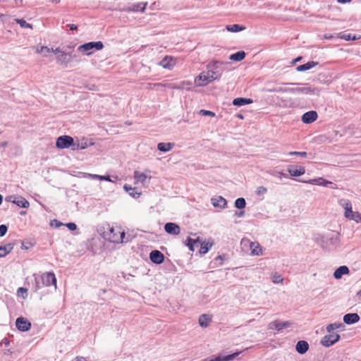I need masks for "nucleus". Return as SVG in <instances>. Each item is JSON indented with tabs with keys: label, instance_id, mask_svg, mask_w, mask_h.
<instances>
[{
	"label": "nucleus",
	"instance_id": "1",
	"mask_svg": "<svg viewBox=\"0 0 361 361\" xmlns=\"http://www.w3.org/2000/svg\"><path fill=\"white\" fill-rule=\"evenodd\" d=\"M226 63L215 61L207 65V71L202 72L195 82L197 86H204L215 80H219L225 70Z\"/></svg>",
	"mask_w": 361,
	"mask_h": 361
},
{
	"label": "nucleus",
	"instance_id": "2",
	"mask_svg": "<svg viewBox=\"0 0 361 361\" xmlns=\"http://www.w3.org/2000/svg\"><path fill=\"white\" fill-rule=\"evenodd\" d=\"M104 231L102 234L104 239L114 243H120L128 242V239L125 240L126 234L121 227H111L108 225L104 227Z\"/></svg>",
	"mask_w": 361,
	"mask_h": 361
},
{
	"label": "nucleus",
	"instance_id": "3",
	"mask_svg": "<svg viewBox=\"0 0 361 361\" xmlns=\"http://www.w3.org/2000/svg\"><path fill=\"white\" fill-rule=\"evenodd\" d=\"M276 91L281 92H288L294 94H306L315 96H319L320 94L319 88L309 85L308 84H305L302 87H297L293 88H279Z\"/></svg>",
	"mask_w": 361,
	"mask_h": 361
},
{
	"label": "nucleus",
	"instance_id": "4",
	"mask_svg": "<svg viewBox=\"0 0 361 361\" xmlns=\"http://www.w3.org/2000/svg\"><path fill=\"white\" fill-rule=\"evenodd\" d=\"M51 52H53L57 55L56 56L57 63H59L64 67H67L68 63H71V53L66 52V51L61 50L59 47H57L55 49L51 48Z\"/></svg>",
	"mask_w": 361,
	"mask_h": 361
},
{
	"label": "nucleus",
	"instance_id": "5",
	"mask_svg": "<svg viewBox=\"0 0 361 361\" xmlns=\"http://www.w3.org/2000/svg\"><path fill=\"white\" fill-rule=\"evenodd\" d=\"M104 48V44L102 42H90L83 44L78 47V49L79 51L84 52L87 55H90L92 52V49L101 50Z\"/></svg>",
	"mask_w": 361,
	"mask_h": 361
},
{
	"label": "nucleus",
	"instance_id": "6",
	"mask_svg": "<svg viewBox=\"0 0 361 361\" xmlns=\"http://www.w3.org/2000/svg\"><path fill=\"white\" fill-rule=\"evenodd\" d=\"M56 146L59 149H66L71 146L74 147L75 144L73 137L68 135H62L57 138Z\"/></svg>",
	"mask_w": 361,
	"mask_h": 361
},
{
	"label": "nucleus",
	"instance_id": "7",
	"mask_svg": "<svg viewBox=\"0 0 361 361\" xmlns=\"http://www.w3.org/2000/svg\"><path fill=\"white\" fill-rule=\"evenodd\" d=\"M42 283L44 286H50L54 285L56 288V279L54 273L46 272L41 275Z\"/></svg>",
	"mask_w": 361,
	"mask_h": 361
},
{
	"label": "nucleus",
	"instance_id": "8",
	"mask_svg": "<svg viewBox=\"0 0 361 361\" xmlns=\"http://www.w3.org/2000/svg\"><path fill=\"white\" fill-rule=\"evenodd\" d=\"M340 339L338 334H331L324 336L321 340V344L325 347H330Z\"/></svg>",
	"mask_w": 361,
	"mask_h": 361
},
{
	"label": "nucleus",
	"instance_id": "9",
	"mask_svg": "<svg viewBox=\"0 0 361 361\" xmlns=\"http://www.w3.org/2000/svg\"><path fill=\"white\" fill-rule=\"evenodd\" d=\"M16 326L19 331H27L30 329L31 324L27 319L18 317L16 321Z\"/></svg>",
	"mask_w": 361,
	"mask_h": 361
},
{
	"label": "nucleus",
	"instance_id": "10",
	"mask_svg": "<svg viewBox=\"0 0 361 361\" xmlns=\"http://www.w3.org/2000/svg\"><path fill=\"white\" fill-rule=\"evenodd\" d=\"M149 259L153 263L160 264L164 260V255L159 250H155L149 253Z\"/></svg>",
	"mask_w": 361,
	"mask_h": 361
},
{
	"label": "nucleus",
	"instance_id": "11",
	"mask_svg": "<svg viewBox=\"0 0 361 361\" xmlns=\"http://www.w3.org/2000/svg\"><path fill=\"white\" fill-rule=\"evenodd\" d=\"M327 245H336L339 242V234L338 233H331L327 234L323 240Z\"/></svg>",
	"mask_w": 361,
	"mask_h": 361
},
{
	"label": "nucleus",
	"instance_id": "12",
	"mask_svg": "<svg viewBox=\"0 0 361 361\" xmlns=\"http://www.w3.org/2000/svg\"><path fill=\"white\" fill-rule=\"evenodd\" d=\"M165 231L171 235H178L180 232V226L175 224L169 222L164 225Z\"/></svg>",
	"mask_w": 361,
	"mask_h": 361
},
{
	"label": "nucleus",
	"instance_id": "13",
	"mask_svg": "<svg viewBox=\"0 0 361 361\" xmlns=\"http://www.w3.org/2000/svg\"><path fill=\"white\" fill-rule=\"evenodd\" d=\"M290 326V323L288 322H281L280 321L276 320L270 322L268 325V328L269 329H276L278 331H281L283 329L289 327Z\"/></svg>",
	"mask_w": 361,
	"mask_h": 361
},
{
	"label": "nucleus",
	"instance_id": "14",
	"mask_svg": "<svg viewBox=\"0 0 361 361\" xmlns=\"http://www.w3.org/2000/svg\"><path fill=\"white\" fill-rule=\"evenodd\" d=\"M287 171L291 176H300L305 173V169L302 166H300L298 169L295 166L289 165L287 167Z\"/></svg>",
	"mask_w": 361,
	"mask_h": 361
},
{
	"label": "nucleus",
	"instance_id": "15",
	"mask_svg": "<svg viewBox=\"0 0 361 361\" xmlns=\"http://www.w3.org/2000/svg\"><path fill=\"white\" fill-rule=\"evenodd\" d=\"M317 118V113L315 111H310L305 113L302 116V121L304 123H311Z\"/></svg>",
	"mask_w": 361,
	"mask_h": 361
},
{
	"label": "nucleus",
	"instance_id": "16",
	"mask_svg": "<svg viewBox=\"0 0 361 361\" xmlns=\"http://www.w3.org/2000/svg\"><path fill=\"white\" fill-rule=\"evenodd\" d=\"M344 216L350 219L353 220L357 223L361 222V214L359 212H353L351 209H348L347 211H345Z\"/></svg>",
	"mask_w": 361,
	"mask_h": 361
},
{
	"label": "nucleus",
	"instance_id": "17",
	"mask_svg": "<svg viewBox=\"0 0 361 361\" xmlns=\"http://www.w3.org/2000/svg\"><path fill=\"white\" fill-rule=\"evenodd\" d=\"M212 204L214 207L225 208L227 204V201L221 196H216L212 198Z\"/></svg>",
	"mask_w": 361,
	"mask_h": 361
},
{
	"label": "nucleus",
	"instance_id": "18",
	"mask_svg": "<svg viewBox=\"0 0 361 361\" xmlns=\"http://www.w3.org/2000/svg\"><path fill=\"white\" fill-rule=\"evenodd\" d=\"M359 320L360 316L357 313H348L343 317V322L346 324H353Z\"/></svg>",
	"mask_w": 361,
	"mask_h": 361
},
{
	"label": "nucleus",
	"instance_id": "19",
	"mask_svg": "<svg viewBox=\"0 0 361 361\" xmlns=\"http://www.w3.org/2000/svg\"><path fill=\"white\" fill-rule=\"evenodd\" d=\"M159 66L166 69H172L175 63L172 57L165 56L160 62Z\"/></svg>",
	"mask_w": 361,
	"mask_h": 361
},
{
	"label": "nucleus",
	"instance_id": "20",
	"mask_svg": "<svg viewBox=\"0 0 361 361\" xmlns=\"http://www.w3.org/2000/svg\"><path fill=\"white\" fill-rule=\"evenodd\" d=\"M240 353V352H236L235 353L228 355H219L214 358H212V361H231L233 359H235Z\"/></svg>",
	"mask_w": 361,
	"mask_h": 361
},
{
	"label": "nucleus",
	"instance_id": "21",
	"mask_svg": "<svg viewBox=\"0 0 361 361\" xmlns=\"http://www.w3.org/2000/svg\"><path fill=\"white\" fill-rule=\"evenodd\" d=\"M296 350L300 354L305 353L309 349V344L305 341H299L295 346Z\"/></svg>",
	"mask_w": 361,
	"mask_h": 361
},
{
	"label": "nucleus",
	"instance_id": "22",
	"mask_svg": "<svg viewBox=\"0 0 361 361\" xmlns=\"http://www.w3.org/2000/svg\"><path fill=\"white\" fill-rule=\"evenodd\" d=\"M349 273V269L347 266H341L336 269L334 273V276L336 279H341V277Z\"/></svg>",
	"mask_w": 361,
	"mask_h": 361
},
{
	"label": "nucleus",
	"instance_id": "23",
	"mask_svg": "<svg viewBox=\"0 0 361 361\" xmlns=\"http://www.w3.org/2000/svg\"><path fill=\"white\" fill-rule=\"evenodd\" d=\"M305 182L310 183V184H312V185H323L325 187H327L329 185L332 184V182L326 180L324 179L323 178L311 179L308 181H305Z\"/></svg>",
	"mask_w": 361,
	"mask_h": 361
},
{
	"label": "nucleus",
	"instance_id": "24",
	"mask_svg": "<svg viewBox=\"0 0 361 361\" xmlns=\"http://www.w3.org/2000/svg\"><path fill=\"white\" fill-rule=\"evenodd\" d=\"M317 64H318V62H316V61H308L307 63H306L305 64L298 66L296 68V70H297V71H299V72L305 71L310 70V69L315 67Z\"/></svg>",
	"mask_w": 361,
	"mask_h": 361
},
{
	"label": "nucleus",
	"instance_id": "25",
	"mask_svg": "<svg viewBox=\"0 0 361 361\" xmlns=\"http://www.w3.org/2000/svg\"><path fill=\"white\" fill-rule=\"evenodd\" d=\"M13 203L21 208H28L30 206L29 202L22 197H16V198H14Z\"/></svg>",
	"mask_w": 361,
	"mask_h": 361
},
{
	"label": "nucleus",
	"instance_id": "26",
	"mask_svg": "<svg viewBox=\"0 0 361 361\" xmlns=\"http://www.w3.org/2000/svg\"><path fill=\"white\" fill-rule=\"evenodd\" d=\"M252 103V100L251 99L238 97L233 100V104L234 106H241L247 104H250Z\"/></svg>",
	"mask_w": 361,
	"mask_h": 361
},
{
	"label": "nucleus",
	"instance_id": "27",
	"mask_svg": "<svg viewBox=\"0 0 361 361\" xmlns=\"http://www.w3.org/2000/svg\"><path fill=\"white\" fill-rule=\"evenodd\" d=\"M200 243V240L199 237H197V238H188L186 245L190 251H194L195 246H199Z\"/></svg>",
	"mask_w": 361,
	"mask_h": 361
},
{
	"label": "nucleus",
	"instance_id": "28",
	"mask_svg": "<svg viewBox=\"0 0 361 361\" xmlns=\"http://www.w3.org/2000/svg\"><path fill=\"white\" fill-rule=\"evenodd\" d=\"M174 147V143L171 142H160L157 145V149L163 152H169Z\"/></svg>",
	"mask_w": 361,
	"mask_h": 361
},
{
	"label": "nucleus",
	"instance_id": "29",
	"mask_svg": "<svg viewBox=\"0 0 361 361\" xmlns=\"http://www.w3.org/2000/svg\"><path fill=\"white\" fill-rule=\"evenodd\" d=\"M337 37L343 39L346 41L349 40H357L360 39V36L352 35L350 33L340 32L337 35Z\"/></svg>",
	"mask_w": 361,
	"mask_h": 361
},
{
	"label": "nucleus",
	"instance_id": "30",
	"mask_svg": "<svg viewBox=\"0 0 361 361\" xmlns=\"http://www.w3.org/2000/svg\"><path fill=\"white\" fill-rule=\"evenodd\" d=\"M226 28L228 32H237L245 30V26L240 25L238 24L228 25Z\"/></svg>",
	"mask_w": 361,
	"mask_h": 361
},
{
	"label": "nucleus",
	"instance_id": "31",
	"mask_svg": "<svg viewBox=\"0 0 361 361\" xmlns=\"http://www.w3.org/2000/svg\"><path fill=\"white\" fill-rule=\"evenodd\" d=\"M211 322V318L207 314H202L199 318V324L202 327H207Z\"/></svg>",
	"mask_w": 361,
	"mask_h": 361
},
{
	"label": "nucleus",
	"instance_id": "32",
	"mask_svg": "<svg viewBox=\"0 0 361 361\" xmlns=\"http://www.w3.org/2000/svg\"><path fill=\"white\" fill-rule=\"evenodd\" d=\"M245 57V53L243 51H238L235 54H231L229 59L235 61H240Z\"/></svg>",
	"mask_w": 361,
	"mask_h": 361
},
{
	"label": "nucleus",
	"instance_id": "33",
	"mask_svg": "<svg viewBox=\"0 0 361 361\" xmlns=\"http://www.w3.org/2000/svg\"><path fill=\"white\" fill-rule=\"evenodd\" d=\"M134 178L136 182H140L142 184H145V182L147 180V176L144 173H140L137 171H135L134 172Z\"/></svg>",
	"mask_w": 361,
	"mask_h": 361
},
{
	"label": "nucleus",
	"instance_id": "34",
	"mask_svg": "<svg viewBox=\"0 0 361 361\" xmlns=\"http://www.w3.org/2000/svg\"><path fill=\"white\" fill-rule=\"evenodd\" d=\"M200 252L201 254H206L212 246V243H209L208 242L206 243V242L200 241Z\"/></svg>",
	"mask_w": 361,
	"mask_h": 361
},
{
	"label": "nucleus",
	"instance_id": "35",
	"mask_svg": "<svg viewBox=\"0 0 361 361\" xmlns=\"http://www.w3.org/2000/svg\"><path fill=\"white\" fill-rule=\"evenodd\" d=\"M124 190L126 191V192H128L130 195H131L132 197H135V198H137L140 196L141 193L140 192H134L135 190V188H133L130 185H125L124 187H123Z\"/></svg>",
	"mask_w": 361,
	"mask_h": 361
},
{
	"label": "nucleus",
	"instance_id": "36",
	"mask_svg": "<svg viewBox=\"0 0 361 361\" xmlns=\"http://www.w3.org/2000/svg\"><path fill=\"white\" fill-rule=\"evenodd\" d=\"M271 281L274 283H282L283 281V278L282 276L277 273V272H273L271 274Z\"/></svg>",
	"mask_w": 361,
	"mask_h": 361
},
{
	"label": "nucleus",
	"instance_id": "37",
	"mask_svg": "<svg viewBox=\"0 0 361 361\" xmlns=\"http://www.w3.org/2000/svg\"><path fill=\"white\" fill-rule=\"evenodd\" d=\"M338 204L340 206H341L345 209V211H347L348 209L352 208L351 202L348 200H346V199L339 200Z\"/></svg>",
	"mask_w": 361,
	"mask_h": 361
},
{
	"label": "nucleus",
	"instance_id": "38",
	"mask_svg": "<svg viewBox=\"0 0 361 361\" xmlns=\"http://www.w3.org/2000/svg\"><path fill=\"white\" fill-rule=\"evenodd\" d=\"M246 202L243 197H239L235 201V207L238 209H243L245 207Z\"/></svg>",
	"mask_w": 361,
	"mask_h": 361
},
{
	"label": "nucleus",
	"instance_id": "39",
	"mask_svg": "<svg viewBox=\"0 0 361 361\" xmlns=\"http://www.w3.org/2000/svg\"><path fill=\"white\" fill-rule=\"evenodd\" d=\"M34 276H35V291H37L38 290H39L40 288H42L44 285H42V280H41V276H37L36 274H34Z\"/></svg>",
	"mask_w": 361,
	"mask_h": 361
},
{
	"label": "nucleus",
	"instance_id": "40",
	"mask_svg": "<svg viewBox=\"0 0 361 361\" xmlns=\"http://www.w3.org/2000/svg\"><path fill=\"white\" fill-rule=\"evenodd\" d=\"M250 248L252 250V254L254 255H259L261 254V248L258 245H255V243H252L250 244Z\"/></svg>",
	"mask_w": 361,
	"mask_h": 361
},
{
	"label": "nucleus",
	"instance_id": "41",
	"mask_svg": "<svg viewBox=\"0 0 361 361\" xmlns=\"http://www.w3.org/2000/svg\"><path fill=\"white\" fill-rule=\"evenodd\" d=\"M16 21L17 22V23L20 25L21 27L32 29V25L27 23L23 19H16Z\"/></svg>",
	"mask_w": 361,
	"mask_h": 361
},
{
	"label": "nucleus",
	"instance_id": "42",
	"mask_svg": "<svg viewBox=\"0 0 361 361\" xmlns=\"http://www.w3.org/2000/svg\"><path fill=\"white\" fill-rule=\"evenodd\" d=\"M147 5V3H140L137 5H134L133 10L134 11H141L142 12H144Z\"/></svg>",
	"mask_w": 361,
	"mask_h": 361
},
{
	"label": "nucleus",
	"instance_id": "43",
	"mask_svg": "<svg viewBox=\"0 0 361 361\" xmlns=\"http://www.w3.org/2000/svg\"><path fill=\"white\" fill-rule=\"evenodd\" d=\"M343 326V324L341 323H338V324H336V323H334V324H330L327 326L326 327V331L328 332H331L332 331L335 330V329H337L340 327Z\"/></svg>",
	"mask_w": 361,
	"mask_h": 361
},
{
	"label": "nucleus",
	"instance_id": "44",
	"mask_svg": "<svg viewBox=\"0 0 361 361\" xmlns=\"http://www.w3.org/2000/svg\"><path fill=\"white\" fill-rule=\"evenodd\" d=\"M17 294L23 298H26L27 297V290L25 288L20 287L18 289Z\"/></svg>",
	"mask_w": 361,
	"mask_h": 361
},
{
	"label": "nucleus",
	"instance_id": "45",
	"mask_svg": "<svg viewBox=\"0 0 361 361\" xmlns=\"http://www.w3.org/2000/svg\"><path fill=\"white\" fill-rule=\"evenodd\" d=\"M267 192V189L264 186H259L257 188L256 194L257 195H263Z\"/></svg>",
	"mask_w": 361,
	"mask_h": 361
},
{
	"label": "nucleus",
	"instance_id": "46",
	"mask_svg": "<svg viewBox=\"0 0 361 361\" xmlns=\"http://www.w3.org/2000/svg\"><path fill=\"white\" fill-rule=\"evenodd\" d=\"M199 114L202 116H209L212 117L215 116V114L214 112L204 109L200 110Z\"/></svg>",
	"mask_w": 361,
	"mask_h": 361
},
{
	"label": "nucleus",
	"instance_id": "47",
	"mask_svg": "<svg viewBox=\"0 0 361 361\" xmlns=\"http://www.w3.org/2000/svg\"><path fill=\"white\" fill-rule=\"evenodd\" d=\"M289 155H298L301 157L305 158L307 156V152H289Z\"/></svg>",
	"mask_w": 361,
	"mask_h": 361
},
{
	"label": "nucleus",
	"instance_id": "48",
	"mask_svg": "<svg viewBox=\"0 0 361 361\" xmlns=\"http://www.w3.org/2000/svg\"><path fill=\"white\" fill-rule=\"evenodd\" d=\"M8 231L7 226L2 224L0 226V237H3L6 235Z\"/></svg>",
	"mask_w": 361,
	"mask_h": 361
},
{
	"label": "nucleus",
	"instance_id": "49",
	"mask_svg": "<svg viewBox=\"0 0 361 361\" xmlns=\"http://www.w3.org/2000/svg\"><path fill=\"white\" fill-rule=\"evenodd\" d=\"M70 53H71V63L75 62L76 63H79L81 61L80 59L78 57V55H76L75 54H73L71 52H70Z\"/></svg>",
	"mask_w": 361,
	"mask_h": 361
},
{
	"label": "nucleus",
	"instance_id": "50",
	"mask_svg": "<svg viewBox=\"0 0 361 361\" xmlns=\"http://www.w3.org/2000/svg\"><path fill=\"white\" fill-rule=\"evenodd\" d=\"M66 226L71 231H75L77 228V226L75 223H68Z\"/></svg>",
	"mask_w": 361,
	"mask_h": 361
},
{
	"label": "nucleus",
	"instance_id": "51",
	"mask_svg": "<svg viewBox=\"0 0 361 361\" xmlns=\"http://www.w3.org/2000/svg\"><path fill=\"white\" fill-rule=\"evenodd\" d=\"M44 51H47V53H50L51 52V49H49L47 47H42L40 49H37V51L38 53H43Z\"/></svg>",
	"mask_w": 361,
	"mask_h": 361
},
{
	"label": "nucleus",
	"instance_id": "52",
	"mask_svg": "<svg viewBox=\"0 0 361 361\" xmlns=\"http://www.w3.org/2000/svg\"><path fill=\"white\" fill-rule=\"evenodd\" d=\"M2 247H4L6 249V255L11 252V250L13 248V246L11 244H8L6 245L2 246Z\"/></svg>",
	"mask_w": 361,
	"mask_h": 361
},
{
	"label": "nucleus",
	"instance_id": "53",
	"mask_svg": "<svg viewBox=\"0 0 361 361\" xmlns=\"http://www.w3.org/2000/svg\"><path fill=\"white\" fill-rule=\"evenodd\" d=\"M87 147V143L85 142V143H81V145H80L79 143L77 145V147H75L74 146V147H73V149H78V148H80V149H85Z\"/></svg>",
	"mask_w": 361,
	"mask_h": 361
},
{
	"label": "nucleus",
	"instance_id": "54",
	"mask_svg": "<svg viewBox=\"0 0 361 361\" xmlns=\"http://www.w3.org/2000/svg\"><path fill=\"white\" fill-rule=\"evenodd\" d=\"M5 250L6 249L4 247L0 246V257H4L6 255V252Z\"/></svg>",
	"mask_w": 361,
	"mask_h": 361
},
{
	"label": "nucleus",
	"instance_id": "55",
	"mask_svg": "<svg viewBox=\"0 0 361 361\" xmlns=\"http://www.w3.org/2000/svg\"><path fill=\"white\" fill-rule=\"evenodd\" d=\"M99 180L112 181L109 176H100Z\"/></svg>",
	"mask_w": 361,
	"mask_h": 361
},
{
	"label": "nucleus",
	"instance_id": "56",
	"mask_svg": "<svg viewBox=\"0 0 361 361\" xmlns=\"http://www.w3.org/2000/svg\"><path fill=\"white\" fill-rule=\"evenodd\" d=\"M276 176L279 178H281L282 177H285V178H287L288 176L283 173V172H276Z\"/></svg>",
	"mask_w": 361,
	"mask_h": 361
},
{
	"label": "nucleus",
	"instance_id": "57",
	"mask_svg": "<svg viewBox=\"0 0 361 361\" xmlns=\"http://www.w3.org/2000/svg\"><path fill=\"white\" fill-rule=\"evenodd\" d=\"M14 198H16V196H8V197H6V201H8V202H13V200Z\"/></svg>",
	"mask_w": 361,
	"mask_h": 361
},
{
	"label": "nucleus",
	"instance_id": "58",
	"mask_svg": "<svg viewBox=\"0 0 361 361\" xmlns=\"http://www.w3.org/2000/svg\"><path fill=\"white\" fill-rule=\"evenodd\" d=\"M68 26L69 27L70 30H77V25H74V24H69L68 25Z\"/></svg>",
	"mask_w": 361,
	"mask_h": 361
},
{
	"label": "nucleus",
	"instance_id": "59",
	"mask_svg": "<svg viewBox=\"0 0 361 361\" xmlns=\"http://www.w3.org/2000/svg\"><path fill=\"white\" fill-rule=\"evenodd\" d=\"M334 37V36L333 35H328V34L324 35V38L327 39H331Z\"/></svg>",
	"mask_w": 361,
	"mask_h": 361
},
{
	"label": "nucleus",
	"instance_id": "60",
	"mask_svg": "<svg viewBox=\"0 0 361 361\" xmlns=\"http://www.w3.org/2000/svg\"><path fill=\"white\" fill-rule=\"evenodd\" d=\"M235 215L240 217L244 215V212L243 211L236 212Z\"/></svg>",
	"mask_w": 361,
	"mask_h": 361
},
{
	"label": "nucleus",
	"instance_id": "61",
	"mask_svg": "<svg viewBox=\"0 0 361 361\" xmlns=\"http://www.w3.org/2000/svg\"><path fill=\"white\" fill-rule=\"evenodd\" d=\"M92 176H93V174L88 173H84V177H85V178H92Z\"/></svg>",
	"mask_w": 361,
	"mask_h": 361
},
{
	"label": "nucleus",
	"instance_id": "62",
	"mask_svg": "<svg viewBox=\"0 0 361 361\" xmlns=\"http://www.w3.org/2000/svg\"><path fill=\"white\" fill-rule=\"evenodd\" d=\"M73 361H86L85 358L81 357H77L75 360Z\"/></svg>",
	"mask_w": 361,
	"mask_h": 361
},
{
	"label": "nucleus",
	"instance_id": "63",
	"mask_svg": "<svg viewBox=\"0 0 361 361\" xmlns=\"http://www.w3.org/2000/svg\"><path fill=\"white\" fill-rule=\"evenodd\" d=\"M54 222H56V227H59V226H61V225H63V224H62V223L59 222L57 220H54Z\"/></svg>",
	"mask_w": 361,
	"mask_h": 361
},
{
	"label": "nucleus",
	"instance_id": "64",
	"mask_svg": "<svg viewBox=\"0 0 361 361\" xmlns=\"http://www.w3.org/2000/svg\"><path fill=\"white\" fill-rule=\"evenodd\" d=\"M357 296L360 301H361V290L357 293Z\"/></svg>",
	"mask_w": 361,
	"mask_h": 361
}]
</instances>
